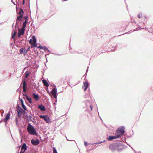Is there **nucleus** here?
Here are the masks:
<instances>
[{
  "label": "nucleus",
  "mask_w": 153,
  "mask_h": 153,
  "mask_svg": "<svg viewBox=\"0 0 153 153\" xmlns=\"http://www.w3.org/2000/svg\"><path fill=\"white\" fill-rule=\"evenodd\" d=\"M27 149V147L26 143H23L21 148L22 150H24V151H25Z\"/></svg>",
  "instance_id": "a211bd4d"
},
{
  "label": "nucleus",
  "mask_w": 153,
  "mask_h": 153,
  "mask_svg": "<svg viewBox=\"0 0 153 153\" xmlns=\"http://www.w3.org/2000/svg\"><path fill=\"white\" fill-rule=\"evenodd\" d=\"M84 144L85 146H87V142H85Z\"/></svg>",
  "instance_id": "c85d7f7f"
},
{
  "label": "nucleus",
  "mask_w": 153,
  "mask_h": 153,
  "mask_svg": "<svg viewBox=\"0 0 153 153\" xmlns=\"http://www.w3.org/2000/svg\"><path fill=\"white\" fill-rule=\"evenodd\" d=\"M118 138H119V136L117 135L114 136H110L107 138V140L109 141Z\"/></svg>",
  "instance_id": "9b49d317"
},
{
  "label": "nucleus",
  "mask_w": 153,
  "mask_h": 153,
  "mask_svg": "<svg viewBox=\"0 0 153 153\" xmlns=\"http://www.w3.org/2000/svg\"><path fill=\"white\" fill-rule=\"evenodd\" d=\"M20 101H21V102L22 104L24 103L22 99H20Z\"/></svg>",
  "instance_id": "cd10ccee"
},
{
  "label": "nucleus",
  "mask_w": 153,
  "mask_h": 153,
  "mask_svg": "<svg viewBox=\"0 0 153 153\" xmlns=\"http://www.w3.org/2000/svg\"><path fill=\"white\" fill-rule=\"evenodd\" d=\"M23 111V110L21 108H20V109L17 110L18 112V116L19 118L21 117L22 114V113Z\"/></svg>",
  "instance_id": "f8f14e48"
},
{
  "label": "nucleus",
  "mask_w": 153,
  "mask_h": 153,
  "mask_svg": "<svg viewBox=\"0 0 153 153\" xmlns=\"http://www.w3.org/2000/svg\"><path fill=\"white\" fill-rule=\"evenodd\" d=\"M56 88H53L51 91V94L54 98H56L57 95L56 93Z\"/></svg>",
  "instance_id": "1a4fd4ad"
},
{
  "label": "nucleus",
  "mask_w": 153,
  "mask_h": 153,
  "mask_svg": "<svg viewBox=\"0 0 153 153\" xmlns=\"http://www.w3.org/2000/svg\"><path fill=\"white\" fill-rule=\"evenodd\" d=\"M125 128L123 127L119 128L116 132L117 135L119 136V137H121V135H123L124 133Z\"/></svg>",
  "instance_id": "f257e3e1"
},
{
  "label": "nucleus",
  "mask_w": 153,
  "mask_h": 153,
  "mask_svg": "<svg viewBox=\"0 0 153 153\" xmlns=\"http://www.w3.org/2000/svg\"><path fill=\"white\" fill-rule=\"evenodd\" d=\"M29 117H30V118L31 117V116H30Z\"/></svg>",
  "instance_id": "72a5a7b5"
},
{
  "label": "nucleus",
  "mask_w": 153,
  "mask_h": 153,
  "mask_svg": "<svg viewBox=\"0 0 153 153\" xmlns=\"http://www.w3.org/2000/svg\"><path fill=\"white\" fill-rule=\"evenodd\" d=\"M10 112H9V113L7 115L6 117L3 119L4 122H5L8 120L10 118Z\"/></svg>",
  "instance_id": "4468645a"
},
{
  "label": "nucleus",
  "mask_w": 153,
  "mask_h": 153,
  "mask_svg": "<svg viewBox=\"0 0 153 153\" xmlns=\"http://www.w3.org/2000/svg\"><path fill=\"white\" fill-rule=\"evenodd\" d=\"M138 17L140 18V15H139L138 16Z\"/></svg>",
  "instance_id": "473e14b6"
},
{
  "label": "nucleus",
  "mask_w": 153,
  "mask_h": 153,
  "mask_svg": "<svg viewBox=\"0 0 153 153\" xmlns=\"http://www.w3.org/2000/svg\"><path fill=\"white\" fill-rule=\"evenodd\" d=\"M23 1H25V0H22Z\"/></svg>",
  "instance_id": "f704fd0d"
},
{
  "label": "nucleus",
  "mask_w": 153,
  "mask_h": 153,
  "mask_svg": "<svg viewBox=\"0 0 153 153\" xmlns=\"http://www.w3.org/2000/svg\"><path fill=\"white\" fill-rule=\"evenodd\" d=\"M39 117L40 118H43L46 121L47 123H48L50 121L49 118L48 117L45 115H40L39 116Z\"/></svg>",
  "instance_id": "9d476101"
},
{
  "label": "nucleus",
  "mask_w": 153,
  "mask_h": 153,
  "mask_svg": "<svg viewBox=\"0 0 153 153\" xmlns=\"http://www.w3.org/2000/svg\"><path fill=\"white\" fill-rule=\"evenodd\" d=\"M25 3V1H22V4H24Z\"/></svg>",
  "instance_id": "2f4dec72"
},
{
  "label": "nucleus",
  "mask_w": 153,
  "mask_h": 153,
  "mask_svg": "<svg viewBox=\"0 0 153 153\" xmlns=\"http://www.w3.org/2000/svg\"><path fill=\"white\" fill-rule=\"evenodd\" d=\"M25 29L22 28L18 29V37H20L21 35H23L24 34Z\"/></svg>",
  "instance_id": "423d86ee"
},
{
  "label": "nucleus",
  "mask_w": 153,
  "mask_h": 153,
  "mask_svg": "<svg viewBox=\"0 0 153 153\" xmlns=\"http://www.w3.org/2000/svg\"><path fill=\"white\" fill-rule=\"evenodd\" d=\"M88 85H89V84L88 82L86 81V82H85L84 83V86H83V87L84 88V91H85L87 90V89L88 86Z\"/></svg>",
  "instance_id": "ddd939ff"
},
{
  "label": "nucleus",
  "mask_w": 153,
  "mask_h": 153,
  "mask_svg": "<svg viewBox=\"0 0 153 153\" xmlns=\"http://www.w3.org/2000/svg\"><path fill=\"white\" fill-rule=\"evenodd\" d=\"M90 108L91 109V111H92V106L91 105H90Z\"/></svg>",
  "instance_id": "c756f323"
},
{
  "label": "nucleus",
  "mask_w": 153,
  "mask_h": 153,
  "mask_svg": "<svg viewBox=\"0 0 153 153\" xmlns=\"http://www.w3.org/2000/svg\"><path fill=\"white\" fill-rule=\"evenodd\" d=\"M109 149L112 151L114 150H118V146L116 144H111L109 146Z\"/></svg>",
  "instance_id": "39448f33"
},
{
  "label": "nucleus",
  "mask_w": 153,
  "mask_h": 153,
  "mask_svg": "<svg viewBox=\"0 0 153 153\" xmlns=\"http://www.w3.org/2000/svg\"><path fill=\"white\" fill-rule=\"evenodd\" d=\"M28 132L30 134L35 135L36 134V131L34 128L31 125L28 126L27 127Z\"/></svg>",
  "instance_id": "f03ea898"
},
{
  "label": "nucleus",
  "mask_w": 153,
  "mask_h": 153,
  "mask_svg": "<svg viewBox=\"0 0 153 153\" xmlns=\"http://www.w3.org/2000/svg\"><path fill=\"white\" fill-rule=\"evenodd\" d=\"M36 47H37L38 48H40L41 49H43V47L42 46H37Z\"/></svg>",
  "instance_id": "a878e982"
},
{
  "label": "nucleus",
  "mask_w": 153,
  "mask_h": 153,
  "mask_svg": "<svg viewBox=\"0 0 153 153\" xmlns=\"http://www.w3.org/2000/svg\"><path fill=\"white\" fill-rule=\"evenodd\" d=\"M22 106L24 110H26L27 108H26L25 106L24 105V103L22 104Z\"/></svg>",
  "instance_id": "5701e85b"
},
{
  "label": "nucleus",
  "mask_w": 153,
  "mask_h": 153,
  "mask_svg": "<svg viewBox=\"0 0 153 153\" xmlns=\"http://www.w3.org/2000/svg\"><path fill=\"white\" fill-rule=\"evenodd\" d=\"M17 33V30H15L14 32H13L12 34V39H13L14 38V36L16 35Z\"/></svg>",
  "instance_id": "412c9836"
},
{
  "label": "nucleus",
  "mask_w": 153,
  "mask_h": 153,
  "mask_svg": "<svg viewBox=\"0 0 153 153\" xmlns=\"http://www.w3.org/2000/svg\"><path fill=\"white\" fill-rule=\"evenodd\" d=\"M38 108L41 110L43 111H44L45 110V106L42 105L39 106Z\"/></svg>",
  "instance_id": "f3484780"
},
{
  "label": "nucleus",
  "mask_w": 153,
  "mask_h": 153,
  "mask_svg": "<svg viewBox=\"0 0 153 153\" xmlns=\"http://www.w3.org/2000/svg\"><path fill=\"white\" fill-rule=\"evenodd\" d=\"M25 151H24L23 152H22V150L20 153H25Z\"/></svg>",
  "instance_id": "7c9ffc66"
},
{
  "label": "nucleus",
  "mask_w": 153,
  "mask_h": 153,
  "mask_svg": "<svg viewBox=\"0 0 153 153\" xmlns=\"http://www.w3.org/2000/svg\"><path fill=\"white\" fill-rule=\"evenodd\" d=\"M24 18L25 19V20L27 21V18H28V16H24Z\"/></svg>",
  "instance_id": "393cba45"
},
{
  "label": "nucleus",
  "mask_w": 153,
  "mask_h": 153,
  "mask_svg": "<svg viewBox=\"0 0 153 153\" xmlns=\"http://www.w3.org/2000/svg\"><path fill=\"white\" fill-rule=\"evenodd\" d=\"M42 82L45 86L47 87L49 86V84L46 80L43 79L42 80Z\"/></svg>",
  "instance_id": "aec40b11"
},
{
  "label": "nucleus",
  "mask_w": 153,
  "mask_h": 153,
  "mask_svg": "<svg viewBox=\"0 0 153 153\" xmlns=\"http://www.w3.org/2000/svg\"><path fill=\"white\" fill-rule=\"evenodd\" d=\"M31 143L34 145H37L39 143V141L38 139H36V140L32 139L31 141Z\"/></svg>",
  "instance_id": "6e6552de"
},
{
  "label": "nucleus",
  "mask_w": 153,
  "mask_h": 153,
  "mask_svg": "<svg viewBox=\"0 0 153 153\" xmlns=\"http://www.w3.org/2000/svg\"><path fill=\"white\" fill-rule=\"evenodd\" d=\"M29 74L28 73H26L25 76V78H27L28 77V75H29Z\"/></svg>",
  "instance_id": "bb28decb"
},
{
  "label": "nucleus",
  "mask_w": 153,
  "mask_h": 153,
  "mask_svg": "<svg viewBox=\"0 0 153 153\" xmlns=\"http://www.w3.org/2000/svg\"><path fill=\"white\" fill-rule=\"evenodd\" d=\"M24 96H25L26 99L30 104L32 103L33 102L32 101V99L31 98L29 97L27 95H24Z\"/></svg>",
  "instance_id": "dca6fc26"
},
{
  "label": "nucleus",
  "mask_w": 153,
  "mask_h": 153,
  "mask_svg": "<svg viewBox=\"0 0 153 153\" xmlns=\"http://www.w3.org/2000/svg\"><path fill=\"white\" fill-rule=\"evenodd\" d=\"M24 14V12L23 9L20 8L19 9V16H18L17 18L16 21L19 20V21H22V17Z\"/></svg>",
  "instance_id": "7ed1b4c3"
},
{
  "label": "nucleus",
  "mask_w": 153,
  "mask_h": 153,
  "mask_svg": "<svg viewBox=\"0 0 153 153\" xmlns=\"http://www.w3.org/2000/svg\"><path fill=\"white\" fill-rule=\"evenodd\" d=\"M33 98L35 99L36 101H37L39 100V97L38 96V94H35L34 93H33Z\"/></svg>",
  "instance_id": "2eb2a0df"
},
{
  "label": "nucleus",
  "mask_w": 153,
  "mask_h": 153,
  "mask_svg": "<svg viewBox=\"0 0 153 153\" xmlns=\"http://www.w3.org/2000/svg\"><path fill=\"white\" fill-rule=\"evenodd\" d=\"M19 52L21 54H23L24 55H25L27 52V51L26 50L25 48H21L19 50Z\"/></svg>",
  "instance_id": "0eeeda50"
},
{
  "label": "nucleus",
  "mask_w": 153,
  "mask_h": 153,
  "mask_svg": "<svg viewBox=\"0 0 153 153\" xmlns=\"http://www.w3.org/2000/svg\"><path fill=\"white\" fill-rule=\"evenodd\" d=\"M27 22H28L27 21L25 20V22L23 23V24L22 27V28L25 29V28L26 26V25L27 24Z\"/></svg>",
  "instance_id": "4be33fe9"
},
{
  "label": "nucleus",
  "mask_w": 153,
  "mask_h": 153,
  "mask_svg": "<svg viewBox=\"0 0 153 153\" xmlns=\"http://www.w3.org/2000/svg\"><path fill=\"white\" fill-rule=\"evenodd\" d=\"M53 153H57L56 149L54 147L53 148Z\"/></svg>",
  "instance_id": "b1692460"
},
{
  "label": "nucleus",
  "mask_w": 153,
  "mask_h": 153,
  "mask_svg": "<svg viewBox=\"0 0 153 153\" xmlns=\"http://www.w3.org/2000/svg\"><path fill=\"white\" fill-rule=\"evenodd\" d=\"M26 82L25 81H24L23 83V91L24 92H25L26 89Z\"/></svg>",
  "instance_id": "6ab92c4d"
},
{
  "label": "nucleus",
  "mask_w": 153,
  "mask_h": 153,
  "mask_svg": "<svg viewBox=\"0 0 153 153\" xmlns=\"http://www.w3.org/2000/svg\"><path fill=\"white\" fill-rule=\"evenodd\" d=\"M32 38L33 39H30V43L32 45H33L34 46L37 47V45H36V40L35 36H32Z\"/></svg>",
  "instance_id": "20e7f679"
}]
</instances>
